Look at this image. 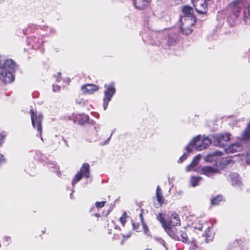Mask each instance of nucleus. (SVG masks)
Masks as SVG:
<instances>
[{"instance_id": "nucleus-1", "label": "nucleus", "mask_w": 250, "mask_h": 250, "mask_svg": "<svg viewBox=\"0 0 250 250\" xmlns=\"http://www.w3.org/2000/svg\"><path fill=\"white\" fill-rule=\"evenodd\" d=\"M16 63L11 59L5 60L0 56V79L5 83L12 82L14 80L13 73L17 69Z\"/></svg>"}, {"instance_id": "nucleus-2", "label": "nucleus", "mask_w": 250, "mask_h": 250, "mask_svg": "<svg viewBox=\"0 0 250 250\" xmlns=\"http://www.w3.org/2000/svg\"><path fill=\"white\" fill-rule=\"evenodd\" d=\"M246 2H248L247 6L244 8L243 14L244 20L247 23V19L250 18V0H234L229 4V9L233 15L234 19H237Z\"/></svg>"}, {"instance_id": "nucleus-3", "label": "nucleus", "mask_w": 250, "mask_h": 250, "mask_svg": "<svg viewBox=\"0 0 250 250\" xmlns=\"http://www.w3.org/2000/svg\"><path fill=\"white\" fill-rule=\"evenodd\" d=\"M211 143L212 140L208 137L198 135L193 139L186 149L188 153L192 152L193 149L201 151L208 147Z\"/></svg>"}, {"instance_id": "nucleus-4", "label": "nucleus", "mask_w": 250, "mask_h": 250, "mask_svg": "<svg viewBox=\"0 0 250 250\" xmlns=\"http://www.w3.org/2000/svg\"><path fill=\"white\" fill-rule=\"evenodd\" d=\"M32 124L34 128L37 127V131L39 133L41 139L43 141V138L42 135V123L43 119L42 114L35 112L33 109L30 110Z\"/></svg>"}, {"instance_id": "nucleus-5", "label": "nucleus", "mask_w": 250, "mask_h": 250, "mask_svg": "<svg viewBox=\"0 0 250 250\" xmlns=\"http://www.w3.org/2000/svg\"><path fill=\"white\" fill-rule=\"evenodd\" d=\"M181 22V30L183 34L188 35L190 34L192 31V26L196 22V20H192L186 19L185 17H181L180 19Z\"/></svg>"}, {"instance_id": "nucleus-6", "label": "nucleus", "mask_w": 250, "mask_h": 250, "mask_svg": "<svg viewBox=\"0 0 250 250\" xmlns=\"http://www.w3.org/2000/svg\"><path fill=\"white\" fill-rule=\"evenodd\" d=\"M104 87L106 88L104 91V97L103 99V107L104 110H106L108 103L110 101L111 98L116 92V89L113 83L109 84H105Z\"/></svg>"}, {"instance_id": "nucleus-7", "label": "nucleus", "mask_w": 250, "mask_h": 250, "mask_svg": "<svg viewBox=\"0 0 250 250\" xmlns=\"http://www.w3.org/2000/svg\"><path fill=\"white\" fill-rule=\"evenodd\" d=\"M89 176L90 166L87 163H84L82 165L80 172L75 175L72 181V185L74 186L75 184L80 181L83 176L85 177L86 178H88Z\"/></svg>"}, {"instance_id": "nucleus-8", "label": "nucleus", "mask_w": 250, "mask_h": 250, "mask_svg": "<svg viewBox=\"0 0 250 250\" xmlns=\"http://www.w3.org/2000/svg\"><path fill=\"white\" fill-rule=\"evenodd\" d=\"M230 136V134L229 133L213 135L212 136L213 140H212V143H213L215 146L223 147L227 144V142L229 141Z\"/></svg>"}, {"instance_id": "nucleus-9", "label": "nucleus", "mask_w": 250, "mask_h": 250, "mask_svg": "<svg viewBox=\"0 0 250 250\" xmlns=\"http://www.w3.org/2000/svg\"><path fill=\"white\" fill-rule=\"evenodd\" d=\"M192 2L198 13L205 14L207 12V0H192Z\"/></svg>"}, {"instance_id": "nucleus-10", "label": "nucleus", "mask_w": 250, "mask_h": 250, "mask_svg": "<svg viewBox=\"0 0 250 250\" xmlns=\"http://www.w3.org/2000/svg\"><path fill=\"white\" fill-rule=\"evenodd\" d=\"M219 172L220 169L219 168L211 166L203 167L201 169V173L209 177H212L215 174L219 173Z\"/></svg>"}, {"instance_id": "nucleus-11", "label": "nucleus", "mask_w": 250, "mask_h": 250, "mask_svg": "<svg viewBox=\"0 0 250 250\" xmlns=\"http://www.w3.org/2000/svg\"><path fill=\"white\" fill-rule=\"evenodd\" d=\"M180 225V220L178 214L172 213L167 218V226H176Z\"/></svg>"}, {"instance_id": "nucleus-12", "label": "nucleus", "mask_w": 250, "mask_h": 250, "mask_svg": "<svg viewBox=\"0 0 250 250\" xmlns=\"http://www.w3.org/2000/svg\"><path fill=\"white\" fill-rule=\"evenodd\" d=\"M183 12L184 15L182 17H185L186 19L196 20L195 17L193 15V9L189 6H185L183 7Z\"/></svg>"}, {"instance_id": "nucleus-13", "label": "nucleus", "mask_w": 250, "mask_h": 250, "mask_svg": "<svg viewBox=\"0 0 250 250\" xmlns=\"http://www.w3.org/2000/svg\"><path fill=\"white\" fill-rule=\"evenodd\" d=\"M98 89L97 86L92 84H87L82 87L83 93L87 94H91Z\"/></svg>"}, {"instance_id": "nucleus-14", "label": "nucleus", "mask_w": 250, "mask_h": 250, "mask_svg": "<svg viewBox=\"0 0 250 250\" xmlns=\"http://www.w3.org/2000/svg\"><path fill=\"white\" fill-rule=\"evenodd\" d=\"M27 43L28 44L31 45V47L34 49H38L42 43L38 38L35 37L28 39Z\"/></svg>"}, {"instance_id": "nucleus-15", "label": "nucleus", "mask_w": 250, "mask_h": 250, "mask_svg": "<svg viewBox=\"0 0 250 250\" xmlns=\"http://www.w3.org/2000/svg\"><path fill=\"white\" fill-rule=\"evenodd\" d=\"M150 0H135L134 4L136 8L142 10L146 7Z\"/></svg>"}, {"instance_id": "nucleus-16", "label": "nucleus", "mask_w": 250, "mask_h": 250, "mask_svg": "<svg viewBox=\"0 0 250 250\" xmlns=\"http://www.w3.org/2000/svg\"><path fill=\"white\" fill-rule=\"evenodd\" d=\"M242 149V146L239 143H235L229 145L226 149V151L227 153H234Z\"/></svg>"}, {"instance_id": "nucleus-17", "label": "nucleus", "mask_w": 250, "mask_h": 250, "mask_svg": "<svg viewBox=\"0 0 250 250\" xmlns=\"http://www.w3.org/2000/svg\"><path fill=\"white\" fill-rule=\"evenodd\" d=\"M231 184L233 186H240L241 184L239 175L237 173H233L230 174Z\"/></svg>"}, {"instance_id": "nucleus-18", "label": "nucleus", "mask_w": 250, "mask_h": 250, "mask_svg": "<svg viewBox=\"0 0 250 250\" xmlns=\"http://www.w3.org/2000/svg\"><path fill=\"white\" fill-rule=\"evenodd\" d=\"M165 231L169 235L170 237L175 240H180L179 236L175 234L174 231L173 230L172 228L170 226H167L164 229Z\"/></svg>"}, {"instance_id": "nucleus-19", "label": "nucleus", "mask_w": 250, "mask_h": 250, "mask_svg": "<svg viewBox=\"0 0 250 250\" xmlns=\"http://www.w3.org/2000/svg\"><path fill=\"white\" fill-rule=\"evenodd\" d=\"M201 159V155L200 154L196 155L192 160V162L190 163V165L187 166V171H190L193 169V168L196 167L199 161Z\"/></svg>"}, {"instance_id": "nucleus-20", "label": "nucleus", "mask_w": 250, "mask_h": 250, "mask_svg": "<svg viewBox=\"0 0 250 250\" xmlns=\"http://www.w3.org/2000/svg\"><path fill=\"white\" fill-rule=\"evenodd\" d=\"M156 218L161 223L164 229L167 226V219L166 220L161 213H159L157 215Z\"/></svg>"}, {"instance_id": "nucleus-21", "label": "nucleus", "mask_w": 250, "mask_h": 250, "mask_svg": "<svg viewBox=\"0 0 250 250\" xmlns=\"http://www.w3.org/2000/svg\"><path fill=\"white\" fill-rule=\"evenodd\" d=\"M242 137L245 140L250 139V123L249 124L247 128L242 134Z\"/></svg>"}, {"instance_id": "nucleus-22", "label": "nucleus", "mask_w": 250, "mask_h": 250, "mask_svg": "<svg viewBox=\"0 0 250 250\" xmlns=\"http://www.w3.org/2000/svg\"><path fill=\"white\" fill-rule=\"evenodd\" d=\"M223 200V197L221 195H217V196L211 199V205L212 206L218 205L220 202Z\"/></svg>"}, {"instance_id": "nucleus-23", "label": "nucleus", "mask_w": 250, "mask_h": 250, "mask_svg": "<svg viewBox=\"0 0 250 250\" xmlns=\"http://www.w3.org/2000/svg\"><path fill=\"white\" fill-rule=\"evenodd\" d=\"M79 117H77L79 119V122L80 124H84L86 123L89 119V117L85 114L80 115Z\"/></svg>"}, {"instance_id": "nucleus-24", "label": "nucleus", "mask_w": 250, "mask_h": 250, "mask_svg": "<svg viewBox=\"0 0 250 250\" xmlns=\"http://www.w3.org/2000/svg\"><path fill=\"white\" fill-rule=\"evenodd\" d=\"M202 179L201 177L192 176L191 178L190 183L192 187H195L198 185V183Z\"/></svg>"}, {"instance_id": "nucleus-25", "label": "nucleus", "mask_w": 250, "mask_h": 250, "mask_svg": "<svg viewBox=\"0 0 250 250\" xmlns=\"http://www.w3.org/2000/svg\"><path fill=\"white\" fill-rule=\"evenodd\" d=\"M156 197L158 202L161 203L163 196L162 195L161 189L159 186H157L156 190Z\"/></svg>"}, {"instance_id": "nucleus-26", "label": "nucleus", "mask_w": 250, "mask_h": 250, "mask_svg": "<svg viewBox=\"0 0 250 250\" xmlns=\"http://www.w3.org/2000/svg\"><path fill=\"white\" fill-rule=\"evenodd\" d=\"M139 217L140 218V219H141V222L142 224V226H143V229H144V231L145 233L147 234V232L148 231V229L146 225L144 222L143 217L142 213H141L140 214Z\"/></svg>"}, {"instance_id": "nucleus-27", "label": "nucleus", "mask_w": 250, "mask_h": 250, "mask_svg": "<svg viewBox=\"0 0 250 250\" xmlns=\"http://www.w3.org/2000/svg\"><path fill=\"white\" fill-rule=\"evenodd\" d=\"M180 235H181V236L182 237V240L181 241L184 242V243H186L188 241V235H187V234L186 233V232L183 230H182V231H180Z\"/></svg>"}, {"instance_id": "nucleus-28", "label": "nucleus", "mask_w": 250, "mask_h": 250, "mask_svg": "<svg viewBox=\"0 0 250 250\" xmlns=\"http://www.w3.org/2000/svg\"><path fill=\"white\" fill-rule=\"evenodd\" d=\"M203 236L206 237V241L207 243H208L213 240V236L212 235L211 233H206L205 235H204Z\"/></svg>"}, {"instance_id": "nucleus-29", "label": "nucleus", "mask_w": 250, "mask_h": 250, "mask_svg": "<svg viewBox=\"0 0 250 250\" xmlns=\"http://www.w3.org/2000/svg\"><path fill=\"white\" fill-rule=\"evenodd\" d=\"M126 213L125 212L122 216L120 217V221L123 225H124L125 222H126Z\"/></svg>"}, {"instance_id": "nucleus-30", "label": "nucleus", "mask_w": 250, "mask_h": 250, "mask_svg": "<svg viewBox=\"0 0 250 250\" xmlns=\"http://www.w3.org/2000/svg\"><path fill=\"white\" fill-rule=\"evenodd\" d=\"M105 203H106V201H102V202H97L95 203V206L98 208H101L103 207L104 206Z\"/></svg>"}, {"instance_id": "nucleus-31", "label": "nucleus", "mask_w": 250, "mask_h": 250, "mask_svg": "<svg viewBox=\"0 0 250 250\" xmlns=\"http://www.w3.org/2000/svg\"><path fill=\"white\" fill-rule=\"evenodd\" d=\"M188 157V154L187 153H185L179 159L178 162L182 163L183 161L185 160Z\"/></svg>"}, {"instance_id": "nucleus-32", "label": "nucleus", "mask_w": 250, "mask_h": 250, "mask_svg": "<svg viewBox=\"0 0 250 250\" xmlns=\"http://www.w3.org/2000/svg\"><path fill=\"white\" fill-rule=\"evenodd\" d=\"M246 161L248 164L250 165V150L247 153Z\"/></svg>"}, {"instance_id": "nucleus-33", "label": "nucleus", "mask_w": 250, "mask_h": 250, "mask_svg": "<svg viewBox=\"0 0 250 250\" xmlns=\"http://www.w3.org/2000/svg\"><path fill=\"white\" fill-rule=\"evenodd\" d=\"M60 86L58 85L54 84L53 85V90L54 92H57L60 90Z\"/></svg>"}, {"instance_id": "nucleus-34", "label": "nucleus", "mask_w": 250, "mask_h": 250, "mask_svg": "<svg viewBox=\"0 0 250 250\" xmlns=\"http://www.w3.org/2000/svg\"><path fill=\"white\" fill-rule=\"evenodd\" d=\"M132 225H133L134 229L136 230L137 231H138V229L139 227V224L138 223H132Z\"/></svg>"}, {"instance_id": "nucleus-35", "label": "nucleus", "mask_w": 250, "mask_h": 250, "mask_svg": "<svg viewBox=\"0 0 250 250\" xmlns=\"http://www.w3.org/2000/svg\"><path fill=\"white\" fill-rule=\"evenodd\" d=\"M77 103H78L80 104H84V101L81 99L80 101H79V100H77Z\"/></svg>"}, {"instance_id": "nucleus-36", "label": "nucleus", "mask_w": 250, "mask_h": 250, "mask_svg": "<svg viewBox=\"0 0 250 250\" xmlns=\"http://www.w3.org/2000/svg\"><path fill=\"white\" fill-rule=\"evenodd\" d=\"M113 132H114V130H113V131H112V133L111 134V135H110V136H109V138H107V139L105 141V144L108 143L109 142V141H110V138H111V136H112V134H113Z\"/></svg>"}, {"instance_id": "nucleus-37", "label": "nucleus", "mask_w": 250, "mask_h": 250, "mask_svg": "<svg viewBox=\"0 0 250 250\" xmlns=\"http://www.w3.org/2000/svg\"><path fill=\"white\" fill-rule=\"evenodd\" d=\"M3 139V136L1 134H0V146L2 144V140Z\"/></svg>"}, {"instance_id": "nucleus-38", "label": "nucleus", "mask_w": 250, "mask_h": 250, "mask_svg": "<svg viewBox=\"0 0 250 250\" xmlns=\"http://www.w3.org/2000/svg\"><path fill=\"white\" fill-rule=\"evenodd\" d=\"M119 237V235L118 234L117 235H114V236L113 237V239H117Z\"/></svg>"}, {"instance_id": "nucleus-39", "label": "nucleus", "mask_w": 250, "mask_h": 250, "mask_svg": "<svg viewBox=\"0 0 250 250\" xmlns=\"http://www.w3.org/2000/svg\"><path fill=\"white\" fill-rule=\"evenodd\" d=\"M50 167H54L55 166V164L54 163H50Z\"/></svg>"}, {"instance_id": "nucleus-40", "label": "nucleus", "mask_w": 250, "mask_h": 250, "mask_svg": "<svg viewBox=\"0 0 250 250\" xmlns=\"http://www.w3.org/2000/svg\"><path fill=\"white\" fill-rule=\"evenodd\" d=\"M3 155H0V162H1V159L3 158Z\"/></svg>"}, {"instance_id": "nucleus-41", "label": "nucleus", "mask_w": 250, "mask_h": 250, "mask_svg": "<svg viewBox=\"0 0 250 250\" xmlns=\"http://www.w3.org/2000/svg\"><path fill=\"white\" fill-rule=\"evenodd\" d=\"M95 216H96L97 217H99L100 216V214H95Z\"/></svg>"}, {"instance_id": "nucleus-42", "label": "nucleus", "mask_w": 250, "mask_h": 250, "mask_svg": "<svg viewBox=\"0 0 250 250\" xmlns=\"http://www.w3.org/2000/svg\"><path fill=\"white\" fill-rule=\"evenodd\" d=\"M209 157V156H207V157L206 158V161H208V160H209L208 159V157Z\"/></svg>"}, {"instance_id": "nucleus-43", "label": "nucleus", "mask_w": 250, "mask_h": 250, "mask_svg": "<svg viewBox=\"0 0 250 250\" xmlns=\"http://www.w3.org/2000/svg\"><path fill=\"white\" fill-rule=\"evenodd\" d=\"M10 239L9 237H6V241H8V240Z\"/></svg>"}, {"instance_id": "nucleus-44", "label": "nucleus", "mask_w": 250, "mask_h": 250, "mask_svg": "<svg viewBox=\"0 0 250 250\" xmlns=\"http://www.w3.org/2000/svg\"><path fill=\"white\" fill-rule=\"evenodd\" d=\"M4 1V0H0V3Z\"/></svg>"}, {"instance_id": "nucleus-45", "label": "nucleus", "mask_w": 250, "mask_h": 250, "mask_svg": "<svg viewBox=\"0 0 250 250\" xmlns=\"http://www.w3.org/2000/svg\"><path fill=\"white\" fill-rule=\"evenodd\" d=\"M57 81L59 82L60 81V79H57Z\"/></svg>"}, {"instance_id": "nucleus-46", "label": "nucleus", "mask_w": 250, "mask_h": 250, "mask_svg": "<svg viewBox=\"0 0 250 250\" xmlns=\"http://www.w3.org/2000/svg\"><path fill=\"white\" fill-rule=\"evenodd\" d=\"M64 142H65L66 144L67 145V143L65 140H64Z\"/></svg>"}, {"instance_id": "nucleus-47", "label": "nucleus", "mask_w": 250, "mask_h": 250, "mask_svg": "<svg viewBox=\"0 0 250 250\" xmlns=\"http://www.w3.org/2000/svg\"><path fill=\"white\" fill-rule=\"evenodd\" d=\"M169 182L170 183V179L168 178Z\"/></svg>"}, {"instance_id": "nucleus-48", "label": "nucleus", "mask_w": 250, "mask_h": 250, "mask_svg": "<svg viewBox=\"0 0 250 250\" xmlns=\"http://www.w3.org/2000/svg\"><path fill=\"white\" fill-rule=\"evenodd\" d=\"M70 197H71V198H72V194H70Z\"/></svg>"}]
</instances>
